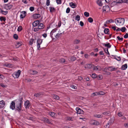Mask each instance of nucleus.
Here are the masks:
<instances>
[{
	"label": "nucleus",
	"mask_w": 128,
	"mask_h": 128,
	"mask_svg": "<svg viewBox=\"0 0 128 128\" xmlns=\"http://www.w3.org/2000/svg\"><path fill=\"white\" fill-rule=\"evenodd\" d=\"M23 99L22 97H20L19 99H16L14 101L12 102L10 106V108L12 110L15 109V104L16 108H15L16 111L20 112L22 110V100Z\"/></svg>",
	"instance_id": "nucleus-1"
},
{
	"label": "nucleus",
	"mask_w": 128,
	"mask_h": 128,
	"mask_svg": "<svg viewBox=\"0 0 128 128\" xmlns=\"http://www.w3.org/2000/svg\"><path fill=\"white\" fill-rule=\"evenodd\" d=\"M116 21H116H117V24L119 25H123L124 23L125 20L124 18H116L115 20Z\"/></svg>",
	"instance_id": "nucleus-2"
},
{
	"label": "nucleus",
	"mask_w": 128,
	"mask_h": 128,
	"mask_svg": "<svg viewBox=\"0 0 128 128\" xmlns=\"http://www.w3.org/2000/svg\"><path fill=\"white\" fill-rule=\"evenodd\" d=\"M42 40L40 38H38L36 41L37 43V46L38 50H40V45L42 44Z\"/></svg>",
	"instance_id": "nucleus-3"
},
{
	"label": "nucleus",
	"mask_w": 128,
	"mask_h": 128,
	"mask_svg": "<svg viewBox=\"0 0 128 128\" xmlns=\"http://www.w3.org/2000/svg\"><path fill=\"white\" fill-rule=\"evenodd\" d=\"M21 73L20 70H18L16 72H15L12 75V76L14 78H18L19 76Z\"/></svg>",
	"instance_id": "nucleus-4"
},
{
	"label": "nucleus",
	"mask_w": 128,
	"mask_h": 128,
	"mask_svg": "<svg viewBox=\"0 0 128 128\" xmlns=\"http://www.w3.org/2000/svg\"><path fill=\"white\" fill-rule=\"evenodd\" d=\"M57 30L56 28H54V29L50 33V36L51 38H52V40H54V38H53V35L55 36V34L54 33L56 32Z\"/></svg>",
	"instance_id": "nucleus-5"
},
{
	"label": "nucleus",
	"mask_w": 128,
	"mask_h": 128,
	"mask_svg": "<svg viewBox=\"0 0 128 128\" xmlns=\"http://www.w3.org/2000/svg\"><path fill=\"white\" fill-rule=\"evenodd\" d=\"M26 15V12L25 11L21 12V14L20 16V19H23L24 18Z\"/></svg>",
	"instance_id": "nucleus-6"
},
{
	"label": "nucleus",
	"mask_w": 128,
	"mask_h": 128,
	"mask_svg": "<svg viewBox=\"0 0 128 128\" xmlns=\"http://www.w3.org/2000/svg\"><path fill=\"white\" fill-rule=\"evenodd\" d=\"M76 110L77 111L78 114H83L84 112V111L82 110L78 107L76 108Z\"/></svg>",
	"instance_id": "nucleus-7"
},
{
	"label": "nucleus",
	"mask_w": 128,
	"mask_h": 128,
	"mask_svg": "<svg viewBox=\"0 0 128 128\" xmlns=\"http://www.w3.org/2000/svg\"><path fill=\"white\" fill-rule=\"evenodd\" d=\"M113 122L114 121L112 119H110L106 124V127L108 128H109L110 126L112 124Z\"/></svg>",
	"instance_id": "nucleus-8"
},
{
	"label": "nucleus",
	"mask_w": 128,
	"mask_h": 128,
	"mask_svg": "<svg viewBox=\"0 0 128 128\" xmlns=\"http://www.w3.org/2000/svg\"><path fill=\"white\" fill-rule=\"evenodd\" d=\"M24 105L25 106V108L26 109L29 108L30 105V103L29 100H27L25 102Z\"/></svg>",
	"instance_id": "nucleus-9"
},
{
	"label": "nucleus",
	"mask_w": 128,
	"mask_h": 128,
	"mask_svg": "<svg viewBox=\"0 0 128 128\" xmlns=\"http://www.w3.org/2000/svg\"><path fill=\"white\" fill-rule=\"evenodd\" d=\"M110 8L108 6H103L102 10L103 11L106 12H108L110 10Z\"/></svg>",
	"instance_id": "nucleus-10"
},
{
	"label": "nucleus",
	"mask_w": 128,
	"mask_h": 128,
	"mask_svg": "<svg viewBox=\"0 0 128 128\" xmlns=\"http://www.w3.org/2000/svg\"><path fill=\"white\" fill-rule=\"evenodd\" d=\"M41 16L40 14H33V17L34 18L36 19L39 18Z\"/></svg>",
	"instance_id": "nucleus-11"
},
{
	"label": "nucleus",
	"mask_w": 128,
	"mask_h": 128,
	"mask_svg": "<svg viewBox=\"0 0 128 128\" xmlns=\"http://www.w3.org/2000/svg\"><path fill=\"white\" fill-rule=\"evenodd\" d=\"M26 118L27 119L29 120H30L32 121L34 120H35L34 117L30 115H29L28 116L26 117Z\"/></svg>",
	"instance_id": "nucleus-12"
},
{
	"label": "nucleus",
	"mask_w": 128,
	"mask_h": 128,
	"mask_svg": "<svg viewBox=\"0 0 128 128\" xmlns=\"http://www.w3.org/2000/svg\"><path fill=\"white\" fill-rule=\"evenodd\" d=\"M40 21L38 20L36 21L33 22L32 23V25L33 26L36 27L38 26L39 24Z\"/></svg>",
	"instance_id": "nucleus-13"
},
{
	"label": "nucleus",
	"mask_w": 128,
	"mask_h": 128,
	"mask_svg": "<svg viewBox=\"0 0 128 128\" xmlns=\"http://www.w3.org/2000/svg\"><path fill=\"white\" fill-rule=\"evenodd\" d=\"M5 105V102L3 100L0 101V108H2L4 107Z\"/></svg>",
	"instance_id": "nucleus-14"
},
{
	"label": "nucleus",
	"mask_w": 128,
	"mask_h": 128,
	"mask_svg": "<svg viewBox=\"0 0 128 128\" xmlns=\"http://www.w3.org/2000/svg\"><path fill=\"white\" fill-rule=\"evenodd\" d=\"M113 2L116 4L122 3H123V0H114Z\"/></svg>",
	"instance_id": "nucleus-15"
},
{
	"label": "nucleus",
	"mask_w": 128,
	"mask_h": 128,
	"mask_svg": "<svg viewBox=\"0 0 128 128\" xmlns=\"http://www.w3.org/2000/svg\"><path fill=\"white\" fill-rule=\"evenodd\" d=\"M118 68H113L112 66H109L108 68V69H110V70L111 71H114L116 70Z\"/></svg>",
	"instance_id": "nucleus-16"
},
{
	"label": "nucleus",
	"mask_w": 128,
	"mask_h": 128,
	"mask_svg": "<svg viewBox=\"0 0 128 128\" xmlns=\"http://www.w3.org/2000/svg\"><path fill=\"white\" fill-rule=\"evenodd\" d=\"M38 27L40 28V29H41L44 28V26L43 24L40 23H39Z\"/></svg>",
	"instance_id": "nucleus-17"
},
{
	"label": "nucleus",
	"mask_w": 128,
	"mask_h": 128,
	"mask_svg": "<svg viewBox=\"0 0 128 128\" xmlns=\"http://www.w3.org/2000/svg\"><path fill=\"white\" fill-rule=\"evenodd\" d=\"M127 68V64H126L124 65H123L122 66L121 68V69L122 70H125Z\"/></svg>",
	"instance_id": "nucleus-18"
},
{
	"label": "nucleus",
	"mask_w": 128,
	"mask_h": 128,
	"mask_svg": "<svg viewBox=\"0 0 128 128\" xmlns=\"http://www.w3.org/2000/svg\"><path fill=\"white\" fill-rule=\"evenodd\" d=\"M102 114L104 115L109 116L111 114V112L109 111H107L103 112Z\"/></svg>",
	"instance_id": "nucleus-19"
},
{
	"label": "nucleus",
	"mask_w": 128,
	"mask_h": 128,
	"mask_svg": "<svg viewBox=\"0 0 128 128\" xmlns=\"http://www.w3.org/2000/svg\"><path fill=\"white\" fill-rule=\"evenodd\" d=\"M103 45L104 46H105L107 47L108 49L110 48L111 46V45H110V44L109 43L106 44L104 43L103 44Z\"/></svg>",
	"instance_id": "nucleus-20"
},
{
	"label": "nucleus",
	"mask_w": 128,
	"mask_h": 128,
	"mask_svg": "<svg viewBox=\"0 0 128 128\" xmlns=\"http://www.w3.org/2000/svg\"><path fill=\"white\" fill-rule=\"evenodd\" d=\"M70 6L72 8H74L76 7V4L75 3H73L72 2H70Z\"/></svg>",
	"instance_id": "nucleus-21"
},
{
	"label": "nucleus",
	"mask_w": 128,
	"mask_h": 128,
	"mask_svg": "<svg viewBox=\"0 0 128 128\" xmlns=\"http://www.w3.org/2000/svg\"><path fill=\"white\" fill-rule=\"evenodd\" d=\"M6 7L9 10L11 8L13 7V5L11 4H6Z\"/></svg>",
	"instance_id": "nucleus-22"
},
{
	"label": "nucleus",
	"mask_w": 128,
	"mask_h": 128,
	"mask_svg": "<svg viewBox=\"0 0 128 128\" xmlns=\"http://www.w3.org/2000/svg\"><path fill=\"white\" fill-rule=\"evenodd\" d=\"M44 121L48 124H52V123L50 122V121L46 118H44Z\"/></svg>",
	"instance_id": "nucleus-23"
},
{
	"label": "nucleus",
	"mask_w": 128,
	"mask_h": 128,
	"mask_svg": "<svg viewBox=\"0 0 128 128\" xmlns=\"http://www.w3.org/2000/svg\"><path fill=\"white\" fill-rule=\"evenodd\" d=\"M96 3L97 4L100 6H102V1L100 0H98L97 1Z\"/></svg>",
	"instance_id": "nucleus-24"
},
{
	"label": "nucleus",
	"mask_w": 128,
	"mask_h": 128,
	"mask_svg": "<svg viewBox=\"0 0 128 128\" xmlns=\"http://www.w3.org/2000/svg\"><path fill=\"white\" fill-rule=\"evenodd\" d=\"M50 9V12H55V9L54 7L50 6L49 7Z\"/></svg>",
	"instance_id": "nucleus-25"
},
{
	"label": "nucleus",
	"mask_w": 128,
	"mask_h": 128,
	"mask_svg": "<svg viewBox=\"0 0 128 128\" xmlns=\"http://www.w3.org/2000/svg\"><path fill=\"white\" fill-rule=\"evenodd\" d=\"M104 32L106 34H109V29L108 28H105L104 30Z\"/></svg>",
	"instance_id": "nucleus-26"
},
{
	"label": "nucleus",
	"mask_w": 128,
	"mask_h": 128,
	"mask_svg": "<svg viewBox=\"0 0 128 128\" xmlns=\"http://www.w3.org/2000/svg\"><path fill=\"white\" fill-rule=\"evenodd\" d=\"M92 124L93 125H98L100 124V123L98 121H94V122L92 123Z\"/></svg>",
	"instance_id": "nucleus-27"
},
{
	"label": "nucleus",
	"mask_w": 128,
	"mask_h": 128,
	"mask_svg": "<svg viewBox=\"0 0 128 128\" xmlns=\"http://www.w3.org/2000/svg\"><path fill=\"white\" fill-rule=\"evenodd\" d=\"M48 114L51 116L52 117H55L56 116V113L52 112H49Z\"/></svg>",
	"instance_id": "nucleus-28"
},
{
	"label": "nucleus",
	"mask_w": 128,
	"mask_h": 128,
	"mask_svg": "<svg viewBox=\"0 0 128 128\" xmlns=\"http://www.w3.org/2000/svg\"><path fill=\"white\" fill-rule=\"evenodd\" d=\"M94 116L96 118H102L103 116L102 114H96L94 115Z\"/></svg>",
	"instance_id": "nucleus-29"
},
{
	"label": "nucleus",
	"mask_w": 128,
	"mask_h": 128,
	"mask_svg": "<svg viewBox=\"0 0 128 128\" xmlns=\"http://www.w3.org/2000/svg\"><path fill=\"white\" fill-rule=\"evenodd\" d=\"M52 97L54 99L56 100H58L60 99L59 97L56 94H54L52 96Z\"/></svg>",
	"instance_id": "nucleus-30"
},
{
	"label": "nucleus",
	"mask_w": 128,
	"mask_h": 128,
	"mask_svg": "<svg viewBox=\"0 0 128 128\" xmlns=\"http://www.w3.org/2000/svg\"><path fill=\"white\" fill-rule=\"evenodd\" d=\"M0 10L1 12L3 14L6 15L8 13V12L7 11H4L2 10L1 8H0Z\"/></svg>",
	"instance_id": "nucleus-31"
},
{
	"label": "nucleus",
	"mask_w": 128,
	"mask_h": 128,
	"mask_svg": "<svg viewBox=\"0 0 128 128\" xmlns=\"http://www.w3.org/2000/svg\"><path fill=\"white\" fill-rule=\"evenodd\" d=\"M70 59L71 61H74L76 60V57L73 56L70 57Z\"/></svg>",
	"instance_id": "nucleus-32"
},
{
	"label": "nucleus",
	"mask_w": 128,
	"mask_h": 128,
	"mask_svg": "<svg viewBox=\"0 0 128 128\" xmlns=\"http://www.w3.org/2000/svg\"><path fill=\"white\" fill-rule=\"evenodd\" d=\"M114 21L112 20L111 19L109 20H107L106 22V23H107V24H109L110 23H111V22H114Z\"/></svg>",
	"instance_id": "nucleus-33"
},
{
	"label": "nucleus",
	"mask_w": 128,
	"mask_h": 128,
	"mask_svg": "<svg viewBox=\"0 0 128 128\" xmlns=\"http://www.w3.org/2000/svg\"><path fill=\"white\" fill-rule=\"evenodd\" d=\"M96 78L98 80H102V76L101 75H97Z\"/></svg>",
	"instance_id": "nucleus-34"
},
{
	"label": "nucleus",
	"mask_w": 128,
	"mask_h": 128,
	"mask_svg": "<svg viewBox=\"0 0 128 128\" xmlns=\"http://www.w3.org/2000/svg\"><path fill=\"white\" fill-rule=\"evenodd\" d=\"M59 62L62 63H64L65 62V60L63 58H60L59 60Z\"/></svg>",
	"instance_id": "nucleus-35"
},
{
	"label": "nucleus",
	"mask_w": 128,
	"mask_h": 128,
	"mask_svg": "<svg viewBox=\"0 0 128 128\" xmlns=\"http://www.w3.org/2000/svg\"><path fill=\"white\" fill-rule=\"evenodd\" d=\"M80 42L79 40H75L74 41V44H79Z\"/></svg>",
	"instance_id": "nucleus-36"
},
{
	"label": "nucleus",
	"mask_w": 128,
	"mask_h": 128,
	"mask_svg": "<svg viewBox=\"0 0 128 128\" xmlns=\"http://www.w3.org/2000/svg\"><path fill=\"white\" fill-rule=\"evenodd\" d=\"M88 21L90 23L92 22L93 21V19L91 17L88 18Z\"/></svg>",
	"instance_id": "nucleus-37"
},
{
	"label": "nucleus",
	"mask_w": 128,
	"mask_h": 128,
	"mask_svg": "<svg viewBox=\"0 0 128 128\" xmlns=\"http://www.w3.org/2000/svg\"><path fill=\"white\" fill-rule=\"evenodd\" d=\"M97 75L95 73H93L92 74L91 76V77L93 78H96L97 77Z\"/></svg>",
	"instance_id": "nucleus-38"
},
{
	"label": "nucleus",
	"mask_w": 128,
	"mask_h": 128,
	"mask_svg": "<svg viewBox=\"0 0 128 128\" xmlns=\"http://www.w3.org/2000/svg\"><path fill=\"white\" fill-rule=\"evenodd\" d=\"M0 20L1 21H5L6 20L5 17H3L2 16H1L0 17Z\"/></svg>",
	"instance_id": "nucleus-39"
},
{
	"label": "nucleus",
	"mask_w": 128,
	"mask_h": 128,
	"mask_svg": "<svg viewBox=\"0 0 128 128\" xmlns=\"http://www.w3.org/2000/svg\"><path fill=\"white\" fill-rule=\"evenodd\" d=\"M126 30V28L125 27H122L120 29V30L122 32H124Z\"/></svg>",
	"instance_id": "nucleus-40"
},
{
	"label": "nucleus",
	"mask_w": 128,
	"mask_h": 128,
	"mask_svg": "<svg viewBox=\"0 0 128 128\" xmlns=\"http://www.w3.org/2000/svg\"><path fill=\"white\" fill-rule=\"evenodd\" d=\"M34 40V39L32 38L30 40V42L29 44L30 45H32L33 43V41Z\"/></svg>",
	"instance_id": "nucleus-41"
},
{
	"label": "nucleus",
	"mask_w": 128,
	"mask_h": 128,
	"mask_svg": "<svg viewBox=\"0 0 128 128\" xmlns=\"http://www.w3.org/2000/svg\"><path fill=\"white\" fill-rule=\"evenodd\" d=\"M87 68L89 69L91 68L92 67V65L91 64H86Z\"/></svg>",
	"instance_id": "nucleus-42"
},
{
	"label": "nucleus",
	"mask_w": 128,
	"mask_h": 128,
	"mask_svg": "<svg viewBox=\"0 0 128 128\" xmlns=\"http://www.w3.org/2000/svg\"><path fill=\"white\" fill-rule=\"evenodd\" d=\"M22 26H19L17 30L18 32H20L22 30Z\"/></svg>",
	"instance_id": "nucleus-43"
},
{
	"label": "nucleus",
	"mask_w": 128,
	"mask_h": 128,
	"mask_svg": "<svg viewBox=\"0 0 128 128\" xmlns=\"http://www.w3.org/2000/svg\"><path fill=\"white\" fill-rule=\"evenodd\" d=\"M84 15L86 17H88L89 16V14L88 12H85L84 13Z\"/></svg>",
	"instance_id": "nucleus-44"
},
{
	"label": "nucleus",
	"mask_w": 128,
	"mask_h": 128,
	"mask_svg": "<svg viewBox=\"0 0 128 128\" xmlns=\"http://www.w3.org/2000/svg\"><path fill=\"white\" fill-rule=\"evenodd\" d=\"M13 37L16 40H17L18 38V35L16 34H14L13 36Z\"/></svg>",
	"instance_id": "nucleus-45"
},
{
	"label": "nucleus",
	"mask_w": 128,
	"mask_h": 128,
	"mask_svg": "<svg viewBox=\"0 0 128 128\" xmlns=\"http://www.w3.org/2000/svg\"><path fill=\"white\" fill-rule=\"evenodd\" d=\"M80 18V16L78 15H77L76 17V20L77 21H79Z\"/></svg>",
	"instance_id": "nucleus-46"
},
{
	"label": "nucleus",
	"mask_w": 128,
	"mask_h": 128,
	"mask_svg": "<svg viewBox=\"0 0 128 128\" xmlns=\"http://www.w3.org/2000/svg\"><path fill=\"white\" fill-rule=\"evenodd\" d=\"M98 67H99L98 66H94V69L96 70H99V69L98 68Z\"/></svg>",
	"instance_id": "nucleus-47"
},
{
	"label": "nucleus",
	"mask_w": 128,
	"mask_h": 128,
	"mask_svg": "<svg viewBox=\"0 0 128 128\" xmlns=\"http://www.w3.org/2000/svg\"><path fill=\"white\" fill-rule=\"evenodd\" d=\"M0 86H1V87L3 88H6L7 87V86L6 84H4L2 83H1L0 84Z\"/></svg>",
	"instance_id": "nucleus-48"
},
{
	"label": "nucleus",
	"mask_w": 128,
	"mask_h": 128,
	"mask_svg": "<svg viewBox=\"0 0 128 128\" xmlns=\"http://www.w3.org/2000/svg\"><path fill=\"white\" fill-rule=\"evenodd\" d=\"M98 92H93L92 94V95L94 96H97V95H98Z\"/></svg>",
	"instance_id": "nucleus-49"
},
{
	"label": "nucleus",
	"mask_w": 128,
	"mask_h": 128,
	"mask_svg": "<svg viewBox=\"0 0 128 128\" xmlns=\"http://www.w3.org/2000/svg\"><path fill=\"white\" fill-rule=\"evenodd\" d=\"M34 10V7L33 6H31L30 7V10L32 12Z\"/></svg>",
	"instance_id": "nucleus-50"
},
{
	"label": "nucleus",
	"mask_w": 128,
	"mask_h": 128,
	"mask_svg": "<svg viewBox=\"0 0 128 128\" xmlns=\"http://www.w3.org/2000/svg\"><path fill=\"white\" fill-rule=\"evenodd\" d=\"M98 95H103L105 94L104 92H98Z\"/></svg>",
	"instance_id": "nucleus-51"
},
{
	"label": "nucleus",
	"mask_w": 128,
	"mask_h": 128,
	"mask_svg": "<svg viewBox=\"0 0 128 128\" xmlns=\"http://www.w3.org/2000/svg\"><path fill=\"white\" fill-rule=\"evenodd\" d=\"M70 87L74 89H76L77 88V87L76 86L74 85H71L70 86Z\"/></svg>",
	"instance_id": "nucleus-52"
},
{
	"label": "nucleus",
	"mask_w": 128,
	"mask_h": 128,
	"mask_svg": "<svg viewBox=\"0 0 128 128\" xmlns=\"http://www.w3.org/2000/svg\"><path fill=\"white\" fill-rule=\"evenodd\" d=\"M70 9L69 8H67L66 10V13H68L70 12Z\"/></svg>",
	"instance_id": "nucleus-53"
},
{
	"label": "nucleus",
	"mask_w": 128,
	"mask_h": 128,
	"mask_svg": "<svg viewBox=\"0 0 128 128\" xmlns=\"http://www.w3.org/2000/svg\"><path fill=\"white\" fill-rule=\"evenodd\" d=\"M60 35L58 33L56 34V35H55V37L56 38H58L59 37Z\"/></svg>",
	"instance_id": "nucleus-54"
},
{
	"label": "nucleus",
	"mask_w": 128,
	"mask_h": 128,
	"mask_svg": "<svg viewBox=\"0 0 128 128\" xmlns=\"http://www.w3.org/2000/svg\"><path fill=\"white\" fill-rule=\"evenodd\" d=\"M117 38L119 40L122 41L123 39L122 38H120L119 36H118Z\"/></svg>",
	"instance_id": "nucleus-55"
},
{
	"label": "nucleus",
	"mask_w": 128,
	"mask_h": 128,
	"mask_svg": "<svg viewBox=\"0 0 128 128\" xmlns=\"http://www.w3.org/2000/svg\"><path fill=\"white\" fill-rule=\"evenodd\" d=\"M56 2L58 4H60L61 2V0H56Z\"/></svg>",
	"instance_id": "nucleus-56"
},
{
	"label": "nucleus",
	"mask_w": 128,
	"mask_h": 128,
	"mask_svg": "<svg viewBox=\"0 0 128 128\" xmlns=\"http://www.w3.org/2000/svg\"><path fill=\"white\" fill-rule=\"evenodd\" d=\"M6 66L7 67L10 68L12 66V64H10L6 65Z\"/></svg>",
	"instance_id": "nucleus-57"
},
{
	"label": "nucleus",
	"mask_w": 128,
	"mask_h": 128,
	"mask_svg": "<svg viewBox=\"0 0 128 128\" xmlns=\"http://www.w3.org/2000/svg\"><path fill=\"white\" fill-rule=\"evenodd\" d=\"M40 28L38 27V28H34V30L35 32L38 31L39 30Z\"/></svg>",
	"instance_id": "nucleus-58"
},
{
	"label": "nucleus",
	"mask_w": 128,
	"mask_h": 128,
	"mask_svg": "<svg viewBox=\"0 0 128 128\" xmlns=\"http://www.w3.org/2000/svg\"><path fill=\"white\" fill-rule=\"evenodd\" d=\"M32 72H33V74H37L38 72L36 70H32Z\"/></svg>",
	"instance_id": "nucleus-59"
},
{
	"label": "nucleus",
	"mask_w": 128,
	"mask_h": 128,
	"mask_svg": "<svg viewBox=\"0 0 128 128\" xmlns=\"http://www.w3.org/2000/svg\"><path fill=\"white\" fill-rule=\"evenodd\" d=\"M34 95L35 96L38 97L40 96V94L38 93L35 94H34Z\"/></svg>",
	"instance_id": "nucleus-60"
},
{
	"label": "nucleus",
	"mask_w": 128,
	"mask_h": 128,
	"mask_svg": "<svg viewBox=\"0 0 128 128\" xmlns=\"http://www.w3.org/2000/svg\"><path fill=\"white\" fill-rule=\"evenodd\" d=\"M124 38H128V34L126 33L124 36Z\"/></svg>",
	"instance_id": "nucleus-61"
},
{
	"label": "nucleus",
	"mask_w": 128,
	"mask_h": 128,
	"mask_svg": "<svg viewBox=\"0 0 128 128\" xmlns=\"http://www.w3.org/2000/svg\"><path fill=\"white\" fill-rule=\"evenodd\" d=\"M50 1L47 0L46 5L47 6H48L50 4Z\"/></svg>",
	"instance_id": "nucleus-62"
},
{
	"label": "nucleus",
	"mask_w": 128,
	"mask_h": 128,
	"mask_svg": "<svg viewBox=\"0 0 128 128\" xmlns=\"http://www.w3.org/2000/svg\"><path fill=\"white\" fill-rule=\"evenodd\" d=\"M78 79L79 80H81L83 78L81 76H78Z\"/></svg>",
	"instance_id": "nucleus-63"
},
{
	"label": "nucleus",
	"mask_w": 128,
	"mask_h": 128,
	"mask_svg": "<svg viewBox=\"0 0 128 128\" xmlns=\"http://www.w3.org/2000/svg\"><path fill=\"white\" fill-rule=\"evenodd\" d=\"M118 115L119 117H121L122 116V113L121 112H118Z\"/></svg>",
	"instance_id": "nucleus-64"
}]
</instances>
